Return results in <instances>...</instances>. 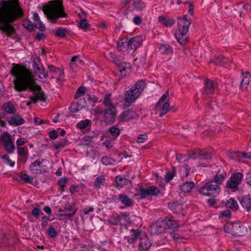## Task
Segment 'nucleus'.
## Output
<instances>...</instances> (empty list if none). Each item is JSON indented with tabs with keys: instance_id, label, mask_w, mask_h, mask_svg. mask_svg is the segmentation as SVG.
I'll return each mask as SVG.
<instances>
[{
	"instance_id": "44",
	"label": "nucleus",
	"mask_w": 251,
	"mask_h": 251,
	"mask_svg": "<svg viewBox=\"0 0 251 251\" xmlns=\"http://www.w3.org/2000/svg\"><path fill=\"white\" fill-rule=\"evenodd\" d=\"M114 162L113 159L107 156H104L101 159L102 164L106 166L113 165Z\"/></svg>"
},
{
	"instance_id": "46",
	"label": "nucleus",
	"mask_w": 251,
	"mask_h": 251,
	"mask_svg": "<svg viewBox=\"0 0 251 251\" xmlns=\"http://www.w3.org/2000/svg\"><path fill=\"white\" fill-rule=\"evenodd\" d=\"M109 131L110 133V134L115 137V138H113V140H115L116 138L120 134V130L119 128L115 126H112L109 128Z\"/></svg>"
},
{
	"instance_id": "42",
	"label": "nucleus",
	"mask_w": 251,
	"mask_h": 251,
	"mask_svg": "<svg viewBox=\"0 0 251 251\" xmlns=\"http://www.w3.org/2000/svg\"><path fill=\"white\" fill-rule=\"evenodd\" d=\"M68 32V30L66 28H64L63 27L58 28L56 31L55 32V34L56 36L61 37V38H65L66 37V34Z\"/></svg>"
},
{
	"instance_id": "5",
	"label": "nucleus",
	"mask_w": 251,
	"mask_h": 251,
	"mask_svg": "<svg viewBox=\"0 0 251 251\" xmlns=\"http://www.w3.org/2000/svg\"><path fill=\"white\" fill-rule=\"evenodd\" d=\"M3 8L0 9V30L9 37L16 34V29L12 25L13 20L3 12Z\"/></svg>"
},
{
	"instance_id": "8",
	"label": "nucleus",
	"mask_w": 251,
	"mask_h": 251,
	"mask_svg": "<svg viewBox=\"0 0 251 251\" xmlns=\"http://www.w3.org/2000/svg\"><path fill=\"white\" fill-rule=\"evenodd\" d=\"M220 190L219 185L210 180L207 182L204 186L201 187L198 191L201 195L216 197L219 194Z\"/></svg>"
},
{
	"instance_id": "40",
	"label": "nucleus",
	"mask_w": 251,
	"mask_h": 251,
	"mask_svg": "<svg viewBox=\"0 0 251 251\" xmlns=\"http://www.w3.org/2000/svg\"><path fill=\"white\" fill-rule=\"evenodd\" d=\"M23 26L30 32L35 30L34 25L32 24L31 21L26 20L24 21L22 24Z\"/></svg>"
},
{
	"instance_id": "2",
	"label": "nucleus",
	"mask_w": 251,
	"mask_h": 251,
	"mask_svg": "<svg viewBox=\"0 0 251 251\" xmlns=\"http://www.w3.org/2000/svg\"><path fill=\"white\" fill-rule=\"evenodd\" d=\"M58 5H46L42 10L47 19L53 24H55L59 18H66L67 14L65 12L63 3L59 0H56Z\"/></svg>"
},
{
	"instance_id": "56",
	"label": "nucleus",
	"mask_w": 251,
	"mask_h": 251,
	"mask_svg": "<svg viewBox=\"0 0 251 251\" xmlns=\"http://www.w3.org/2000/svg\"><path fill=\"white\" fill-rule=\"evenodd\" d=\"M18 150V154L19 156L25 158L26 159L28 157V153L25 151L24 147H18L17 148Z\"/></svg>"
},
{
	"instance_id": "41",
	"label": "nucleus",
	"mask_w": 251,
	"mask_h": 251,
	"mask_svg": "<svg viewBox=\"0 0 251 251\" xmlns=\"http://www.w3.org/2000/svg\"><path fill=\"white\" fill-rule=\"evenodd\" d=\"M63 210H66V212L72 211V213H74L75 215L77 210V208L76 207L75 204L74 202L70 205L65 204Z\"/></svg>"
},
{
	"instance_id": "58",
	"label": "nucleus",
	"mask_w": 251,
	"mask_h": 251,
	"mask_svg": "<svg viewBox=\"0 0 251 251\" xmlns=\"http://www.w3.org/2000/svg\"><path fill=\"white\" fill-rule=\"evenodd\" d=\"M3 161L6 164L10 165L11 167H13L15 165V162L14 161H12L9 158V156L7 154H5L3 155L1 157Z\"/></svg>"
},
{
	"instance_id": "16",
	"label": "nucleus",
	"mask_w": 251,
	"mask_h": 251,
	"mask_svg": "<svg viewBox=\"0 0 251 251\" xmlns=\"http://www.w3.org/2000/svg\"><path fill=\"white\" fill-rule=\"evenodd\" d=\"M118 200L124 205L123 206H120V209L131 207L134 203V201L132 199L124 193L118 195Z\"/></svg>"
},
{
	"instance_id": "32",
	"label": "nucleus",
	"mask_w": 251,
	"mask_h": 251,
	"mask_svg": "<svg viewBox=\"0 0 251 251\" xmlns=\"http://www.w3.org/2000/svg\"><path fill=\"white\" fill-rule=\"evenodd\" d=\"M68 145V140L66 138L61 139L60 140L56 141L53 144L54 149L58 150L60 148H64Z\"/></svg>"
},
{
	"instance_id": "1",
	"label": "nucleus",
	"mask_w": 251,
	"mask_h": 251,
	"mask_svg": "<svg viewBox=\"0 0 251 251\" xmlns=\"http://www.w3.org/2000/svg\"><path fill=\"white\" fill-rule=\"evenodd\" d=\"M10 73L15 79L13 80L14 89L18 92L29 90L34 93V95L29 96L31 100L26 103L30 106L32 103H36L38 100L45 101L47 97L42 91L41 86L38 85L31 77V74L25 67L19 64L13 63Z\"/></svg>"
},
{
	"instance_id": "11",
	"label": "nucleus",
	"mask_w": 251,
	"mask_h": 251,
	"mask_svg": "<svg viewBox=\"0 0 251 251\" xmlns=\"http://www.w3.org/2000/svg\"><path fill=\"white\" fill-rule=\"evenodd\" d=\"M211 150L209 151H202L200 149H195L189 154V158L193 159H204L205 160L211 158Z\"/></svg>"
},
{
	"instance_id": "63",
	"label": "nucleus",
	"mask_w": 251,
	"mask_h": 251,
	"mask_svg": "<svg viewBox=\"0 0 251 251\" xmlns=\"http://www.w3.org/2000/svg\"><path fill=\"white\" fill-rule=\"evenodd\" d=\"M127 39H122L118 41L117 46L118 48H124L127 47Z\"/></svg>"
},
{
	"instance_id": "33",
	"label": "nucleus",
	"mask_w": 251,
	"mask_h": 251,
	"mask_svg": "<svg viewBox=\"0 0 251 251\" xmlns=\"http://www.w3.org/2000/svg\"><path fill=\"white\" fill-rule=\"evenodd\" d=\"M225 205L227 208L235 210H237L239 207L237 202L232 198L226 201Z\"/></svg>"
},
{
	"instance_id": "20",
	"label": "nucleus",
	"mask_w": 251,
	"mask_h": 251,
	"mask_svg": "<svg viewBox=\"0 0 251 251\" xmlns=\"http://www.w3.org/2000/svg\"><path fill=\"white\" fill-rule=\"evenodd\" d=\"M139 244L138 249L140 251H147L151 245V242L148 237L144 235H142Z\"/></svg>"
},
{
	"instance_id": "54",
	"label": "nucleus",
	"mask_w": 251,
	"mask_h": 251,
	"mask_svg": "<svg viewBox=\"0 0 251 251\" xmlns=\"http://www.w3.org/2000/svg\"><path fill=\"white\" fill-rule=\"evenodd\" d=\"M112 61L117 66L120 65L122 60L120 56H116L115 54L110 53Z\"/></svg>"
},
{
	"instance_id": "14",
	"label": "nucleus",
	"mask_w": 251,
	"mask_h": 251,
	"mask_svg": "<svg viewBox=\"0 0 251 251\" xmlns=\"http://www.w3.org/2000/svg\"><path fill=\"white\" fill-rule=\"evenodd\" d=\"M13 115L6 118L8 123L12 126H18L25 123V120L19 115L15 113Z\"/></svg>"
},
{
	"instance_id": "22",
	"label": "nucleus",
	"mask_w": 251,
	"mask_h": 251,
	"mask_svg": "<svg viewBox=\"0 0 251 251\" xmlns=\"http://www.w3.org/2000/svg\"><path fill=\"white\" fill-rule=\"evenodd\" d=\"M238 200L242 207L247 211L251 210V198L250 194L243 196L240 199H238Z\"/></svg>"
},
{
	"instance_id": "35",
	"label": "nucleus",
	"mask_w": 251,
	"mask_h": 251,
	"mask_svg": "<svg viewBox=\"0 0 251 251\" xmlns=\"http://www.w3.org/2000/svg\"><path fill=\"white\" fill-rule=\"evenodd\" d=\"M44 159H42L41 161L36 160L35 162L31 163L29 166V170L31 171H39L38 167L41 168V165L42 163L45 161Z\"/></svg>"
},
{
	"instance_id": "6",
	"label": "nucleus",
	"mask_w": 251,
	"mask_h": 251,
	"mask_svg": "<svg viewBox=\"0 0 251 251\" xmlns=\"http://www.w3.org/2000/svg\"><path fill=\"white\" fill-rule=\"evenodd\" d=\"M224 230L235 236H243L248 232L247 227L238 222H227L224 226Z\"/></svg>"
},
{
	"instance_id": "24",
	"label": "nucleus",
	"mask_w": 251,
	"mask_h": 251,
	"mask_svg": "<svg viewBox=\"0 0 251 251\" xmlns=\"http://www.w3.org/2000/svg\"><path fill=\"white\" fill-rule=\"evenodd\" d=\"M158 22L164 26L171 27L175 23V20L167 17L164 15L159 16L158 17Z\"/></svg>"
},
{
	"instance_id": "49",
	"label": "nucleus",
	"mask_w": 251,
	"mask_h": 251,
	"mask_svg": "<svg viewBox=\"0 0 251 251\" xmlns=\"http://www.w3.org/2000/svg\"><path fill=\"white\" fill-rule=\"evenodd\" d=\"M48 234L50 237L54 238L57 236L58 233L55 228L50 225L48 229Z\"/></svg>"
},
{
	"instance_id": "28",
	"label": "nucleus",
	"mask_w": 251,
	"mask_h": 251,
	"mask_svg": "<svg viewBox=\"0 0 251 251\" xmlns=\"http://www.w3.org/2000/svg\"><path fill=\"white\" fill-rule=\"evenodd\" d=\"M159 51L163 54H171L173 52L172 48L168 44H161L158 48Z\"/></svg>"
},
{
	"instance_id": "38",
	"label": "nucleus",
	"mask_w": 251,
	"mask_h": 251,
	"mask_svg": "<svg viewBox=\"0 0 251 251\" xmlns=\"http://www.w3.org/2000/svg\"><path fill=\"white\" fill-rule=\"evenodd\" d=\"M105 179L103 176H100L97 177L95 180L94 186L96 188L99 189L100 188L101 185H104Z\"/></svg>"
},
{
	"instance_id": "37",
	"label": "nucleus",
	"mask_w": 251,
	"mask_h": 251,
	"mask_svg": "<svg viewBox=\"0 0 251 251\" xmlns=\"http://www.w3.org/2000/svg\"><path fill=\"white\" fill-rule=\"evenodd\" d=\"M121 221V216L116 214L115 215H112L108 220V222L110 225L117 226L120 223Z\"/></svg>"
},
{
	"instance_id": "12",
	"label": "nucleus",
	"mask_w": 251,
	"mask_h": 251,
	"mask_svg": "<svg viewBox=\"0 0 251 251\" xmlns=\"http://www.w3.org/2000/svg\"><path fill=\"white\" fill-rule=\"evenodd\" d=\"M33 70L36 74H38L43 76H39L40 78H46L48 77V72H46L45 69L41 64V60L39 58H35L33 62Z\"/></svg>"
},
{
	"instance_id": "55",
	"label": "nucleus",
	"mask_w": 251,
	"mask_h": 251,
	"mask_svg": "<svg viewBox=\"0 0 251 251\" xmlns=\"http://www.w3.org/2000/svg\"><path fill=\"white\" fill-rule=\"evenodd\" d=\"M176 174V169L173 168L172 172H168L165 175V179L168 182H170L174 177Z\"/></svg>"
},
{
	"instance_id": "48",
	"label": "nucleus",
	"mask_w": 251,
	"mask_h": 251,
	"mask_svg": "<svg viewBox=\"0 0 251 251\" xmlns=\"http://www.w3.org/2000/svg\"><path fill=\"white\" fill-rule=\"evenodd\" d=\"M68 178L65 177H61L59 179L58 184L59 186L61 188V191L62 192L64 191V188L66 187V184L68 183Z\"/></svg>"
},
{
	"instance_id": "59",
	"label": "nucleus",
	"mask_w": 251,
	"mask_h": 251,
	"mask_svg": "<svg viewBox=\"0 0 251 251\" xmlns=\"http://www.w3.org/2000/svg\"><path fill=\"white\" fill-rule=\"evenodd\" d=\"M51 221V220L50 217H47L46 216H43L42 217V224L41 227L42 229H45L47 227L48 223V221Z\"/></svg>"
},
{
	"instance_id": "15",
	"label": "nucleus",
	"mask_w": 251,
	"mask_h": 251,
	"mask_svg": "<svg viewBox=\"0 0 251 251\" xmlns=\"http://www.w3.org/2000/svg\"><path fill=\"white\" fill-rule=\"evenodd\" d=\"M142 43V37L136 36L130 38L127 42V47L129 50H132L133 52L140 46Z\"/></svg>"
},
{
	"instance_id": "60",
	"label": "nucleus",
	"mask_w": 251,
	"mask_h": 251,
	"mask_svg": "<svg viewBox=\"0 0 251 251\" xmlns=\"http://www.w3.org/2000/svg\"><path fill=\"white\" fill-rule=\"evenodd\" d=\"M139 195L142 199H145L146 198L150 196L148 188L147 187L146 189L143 188H141Z\"/></svg>"
},
{
	"instance_id": "61",
	"label": "nucleus",
	"mask_w": 251,
	"mask_h": 251,
	"mask_svg": "<svg viewBox=\"0 0 251 251\" xmlns=\"http://www.w3.org/2000/svg\"><path fill=\"white\" fill-rule=\"evenodd\" d=\"M111 96V94L109 93L105 95L104 97L103 104H104L105 107H109L110 105H113L110 100Z\"/></svg>"
},
{
	"instance_id": "25",
	"label": "nucleus",
	"mask_w": 251,
	"mask_h": 251,
	"mask_svg": "<svg viewBox=\"0 0 251 251\" xmlns=\"http://www.w3.org/2000/svg\"><path fill=\"white\" fill-rule=\"evenodd\" d=\"M228 59L225 57L222 54L215 55L214 58L211 60L209 63H213L216 65L223 66L228 62Z\"/></svg>"
},
{
	"instance_id": "36",
	"label": "nucleus",
	"mask_w": 251,
	"mask_h": 251,
	"mask_svg": "<svg viewBox=\"0 0 251 251\" xmlns=\"http://www.w3.org/2000/svg\"><path fill=\"white\" fill-rule=\"evenodd\" d=\"M130 64L129 63L122 62L120 65L118 66V69L121 73L124 72L128 73L130 70Z\"/></svg>"
},
{
	"instance_id": "62",
	"label": "nucleus",
	"mask_w": 251,
	"mask_h": 251,
	"mask_svg": "<svg viewBox=\"0 0 251 251\" xmlns=\"http://www.w3.org/2000/svg\"><path fill=\"white\" fill-rule=\"evenodd\" d=\"M90 24L88 23V21L85 19H82L79 23V27L82 29H86L90 26Z\"/></svg>"
},
{
	"instance_id": "29",
	"label": "nucleus",
	"mask_w": 251,
	"mask_h": 251,
	"mask_svg": "<svg viewBox=\"0 0 251 251\" xmlns=\"http://www.w3.org/2000/svg\"><path fill=\"white\" fill-rule=\"evenodd\" d=\"M195 183L192 181L185 182L180 186V189L184 193H189L193 189Z\"/></svg>"
},
{
	"instance_id": "27",
	"label": "nucleus",
	"mask_w": 251,
	"mask_h": 251,
	"mask_svg": "<svg viewBox=\"0 0 251 251\" xmlns=\"http://www.w3.org/2000/svg\"><path fill=\"white\" fill-rule=\"evenodd\" d=\"M115 181L118 186L123 187L126 185H127L131 183V181L126 179L121 176H117L115 177Z\"/></svg>"
},
{
	"instance_id": "9",
	"label": "nucleus",
	"mask_w": 251,
	"mask_h": 251,
	"mask_svg": "<svg viewBox=\"0 0 251 251\" xmlns=\"http://www.w3.org/2000/svg\"><path fill=\"white\" fill-rule=\"evenodd\" d=\"M0 141L7 153L11 154L14 152L15 149L14 140L11 138L9 133L6 131L1 135L0 136Z\"/></svg>"
},
{
	"instance_id": "19",
	"label": "nucleus",
	"mask_w": 251,
	"mask_h": 251,
	"mask_svg": "<svg viewBox=\"0 0 251 251\" xmlns=\"http://www.w3.org/2000/svg\"><path fill=\"white\" fill-rule=\"evenodd\" d=\"M227 177L226 171L222 168H220L216 173L213 179L211 180L215 183L220 185L223 180Z\"/></svg>"
},
{
	"instance_id": "31",
	"label": "nucleus",
	"mask_w": 251,
	"mask_h": 251,
	"mask_svg": "<svg viewBox=\"0 0 251 251\" xmlns=\"http://www.w3.org/2000/svg\"><path fill=\"white\" fill-rule=\"evenodd\" d=\"M166 222L167 227L170 229H174V231L177 230L179 227V224L177 223L176 221L172 219H168L166 220Z\"/></svg>"
},
{
	"instance_id": "30",
	"label": "nucleus",
	"mask_w": 251,
	"mask_h": 251,
	"mask_svg": "<svg viewBox=\"0 0 251 251\" xmlns=\"http://www.w3.org/2000/svg\"><path fill=\"white\" fill-rule=\"evenodd\" d=\"M239 184V183L230 178L226 182V188L235 192L238 189Z\"/></svg>"
},
{
	"instance_id": "21",
	"label": "nucleus",
	"mask_w": 251,
	"mask_h": 251,
	"mask_svg": "<svg viewBox=\"0 0 251 251\" xmlns=\"http://www.w3.org/2000/svg\"><path fill=\"white\" fill-rule=\"evenodd\" d=\"M242 79L240 82V89L243 91L247 90L248 85L250 82V78L251 76L250 73L248 71L242 72Z\"/></svg>"
},
{
	"instance_id": "23",
	"label": "nucleus",
	"mask_w": 251,
	"mask_h": 251,
	"mask_svg": "<svg viewBox=\"0 0 251 251\" xmlns=\"http://www.w3.org/2000/svg\"><path fill=\"white\" fill-rule=\"evenodd\" d=\"M2 110L4 111L5 114L10 115L14 114L16 112V109L11 101L4 103L2 105Z\"/></svg>"
},
{
	"instance_id": "3",
	"label": "nucleus",
	"mask_w": 251,
	"mask_h": 251,
	"mask_svg": "<svg viewBox=\"0 0 251 251\" xmlns=\"http://www.w3.org/2000/svg\"><path fill=\"white\" fill-rule=\"evenodd\" d=\"M178 31L175 33V37L178 42L181 45H185L188 38L187 33L191 22L186 15H183L177 19Z\"/></svg>"
},
{
	"instance_id": "39",
	"label": "nucleus",
	"mask_w": 251,
	"mask_h": 251,
	"mask_svg": "<svg viewBox=\"0 0 251 251\" xmlns=\"http://www.w3.org/2000/svg\"><path fill=\"white\" fill-rule=\"evenodd\" d=\"M82 61L80 59L79 56H75L72 57L71 62H70V65L71 68L73 70L74 67L75 66L81 64Z\"/></svg>"
},
{
	"instance_id": "53",
	"label": "nucleus",
	"mask_w": 251,
	"mask_h": 251,
	"mask_svg": "<svg viewBox=\"0 0 251 251\" xmlns=\"http://www.w3.org/2000/svg\"><path fill=\"white\" fill-rule=\"evenodd\" d=\"M86 88L84 86H80L76 90L74 97L75 99H77L80 96L79 95H84L85 93Z\"/></svg>"
},
{
	"instance_id": "43",
	"label": "nucleus",
	"mask_w": 251,
	"mask_h": 251,
	"mask_svg": "<svg viewBox=\"0 0 251 251\" xmlns=\"http://www.w3.org/2000/svg\"><path fill=\"white\" fill-rule=\"evenodd\" d=\"M162 112L159 114V117H162L167 114L169 110H171L170 103L168 102H165L161 107Z\"/></svg>"
},
{
	"instance_id": "26",
	"label": "nucleus",
	"mask_w": 251,
	"mask_h": 251,
	"mask_svg": "<svg viewBox=\"0 0 251 251\" xmlns=\"http://www.w3.org/2000/svg\"><path fill=\"white\" fill-rule=\"evenodd\" d=\"M214 90V86L212 81L206 79L204 83V87L203 88V95H208L212 94Z\"/></svg>"
},
{
	"instance_id": "18",
	"label": "nucleus",
	"mask_w": 251,
	"mask_h": 251,
	"mask_svg": "<svg viewBox=\"0 0 251 251\" xmlns=\"http://www.w3.org/2000/svg\"><path fill=\"white\" fill-rule=\"evenodd\" d=\"M130 232L132 233V234L129 236H125L124 238L125 240H127L129 244L135 243L138 238H140L142 235L141 231L138 229H132L130 230Z\"/></svg>"
},
{
	"instance_id": "7",
	"label": "nucleus",
	"mask_w": 251,
	"mask_h": 251,
	"mask_svg": "<svg viewBox=\"0 0 251 251\" xmlns=\"http://www.w3.org/2000/svg\"><path fill=\"white\" fill-rule=\"evenodd\" d=\"M13 4L11 6L8 7H3V12L8 17H10L15 22L18 18L22 17L24 15L23 10L21 8L19 0H12Z\"/></svg>"
},
{
	"instance_id": "17",
	"label": "nucleus",
	"mask_w": 251,
	"mask_h": 251,
	"mask_svg": "<svg viewBox=\"0 0 251 251\" xmlns=\"http://www.w3.org/2000/svg\"><path fill=\"white\" fill-rule=\"evenodd\" d=\"M169 208L176 214L181 213L183 216L185 214L183 213V208L182 203L178 201H171L168 203Z\"/></svg>"
},
{
	"instance_id": "45",
	"label": "nucleus",
	"mask_w": 251,
	"mask_h": 251,
	"mask_svg": "<svg viewBox=\"0 0 251 251\" xmlns=\"http://www.w3.org/2000/svg\"><path fill=\"white\" fill-rule=\"evenodd\" d=\"M91 121L88 119L82 120L76 124V127L80 129H84L88 126Z\"/></svg>"
},
{
	"instance_id": "4",
	"label": "nucleus",
	"mask_w": 251,
	"mask_h": 251,
	"mask_svg": "<svg viewBox=\"0 0 251 251\" xmlns=\"http://www.w3.org/2000/svg\"><path fill=\"white\" fill-rule=\"evenodd\" d=\"M146 85L145 80H138L130 89L125 93L124 100L125 102L129 104L134 102L141 94Z\"/></svg>"
},
{
	"instance_id": "51",
	"label": "nucleus",
	"mask_w": 251,
	"mask_h": 251,
	"mask_svg": "<svg viewBox=\"0 0 251 251\" xmlns=\"http://www.w3.org/2000/svg\"><path fill=\"white\" fill-rule=\"evenodd\" d=\"M20 178L25 183H32L33 177L27 174H22L20 175Z\"/></svg>"
},
{
	"instance_id": "34",
	"label": "nucleus",
	"mask_w": 251,
	"mask_h": 251,
	"mask_svg": "<svg viewBox=\"0 0 251 251\" xmlns=\"http://www.w3.org/2000/svg\"><path fill=\"white\" fill-rule=\"evenodd\" d=\"M132 5L134 9L137 11H142L145 7V3L141 0H132Z\"/></svg>"
},
{
	"instance_id": "47",
	"label": "nucleus",
	"mask_w": 251,
	"mask_h": 251,
	"mask_svg": "<svg viewBox=\"0 0 251 251\" xmlns=\"http://www.w3.org/2000/svg\"><path fill=\"white\" fill-rule=\"evenodd\" d=\"M43 214V212L39 207H34L31 212V215L36 219H39L40 216Z\"/></svg>"
},
{
	"instance_id": "13",
	"label": "nucleus",
	"mask_w": 251,
	"mask_h": 251,
	"mask_svg": "<svg viewBox=\"0 0 251 251\" xmlns=\"http://www.w3.org/2000/svg\"><path fill=\"white\" fill-rule=\"evenodd\" d=\"M137 117L136 113L132 109L123 111L119 116L118 120L119 123L127 122L130 120L135 119Z\"/></svg>"
},
{
	"instance_id": "50",
	"label": "nucleus",
	"mask_w": 251,
	"mask_h": 251,
	"mask_svg": "<svg viewBox=\"0 0 251 251\" xmlns=\"http://www.w3.org/2000/svg\"><path fill=\"white\" fill-rule=\"evenodd\" d=\"M148 188L150 192V196H156L160 193L159 189L154 186H150Z\"/></svg>"
},
{
	"instance_id": "10",
	"label": "nucleus",
	"mask_w": 251,
	"mask_h": 251,
	"mask_svg": "<svg viewBox=\"0 0 251 251\" xmlns=\"http://www.w3.org/2000/svg\"><path fill=\"white\" fill-rule=\"evenodd\" d=\"M117 115L116 108L114 105L106 107L103 113V122L107 125L113 124Z\"/></svg>"
},
{
	"instance_id": "52",
	"label": "nucleus",
	"mask_w": 251,
	"mask_h": 251,
	"mask_svg": "<svg viewBox=\"0 0 251 251\" xmlns=\"http://www.w3.org/2000/svg\"><path fill=\"white\" fill-rule=\"evenodd\" d=\"M243 177V175L241 173L239 172L233 174L230 178L240 184Z\"/></svg>"
},
{
	"instance_id": "57",
	"label": "nucleus",
	"mask_w": 251,
	"mask_h": 251,
	"mask_svg": "<svg viewBox=\"0 0 251 251\" xmlns=\"http://www.w3.org/2000/svg\"><path fill=\"white\" fill-rule=\"evenodd\" d=\"M76 104L80 109L87 108V104L84 98L79 99Z\"/></svg>"
},
{
	"instance_id": "64",
	"label": "nucleus",
	"mask_w": 251,
	"mask_h": 251,
	"mask_svg": "<svg viewBox=\"0 0 251 251\" xmlns=\"http://www.w3.org/2000/svg\"><path fill=\"white\" fill-rule=\"evenodd\" d=\"M34 26L35 27H36L41 31L43 32L46 30V27L41 21H40L36 23L34 25Z\"/></svg>"
}]
</instances>
